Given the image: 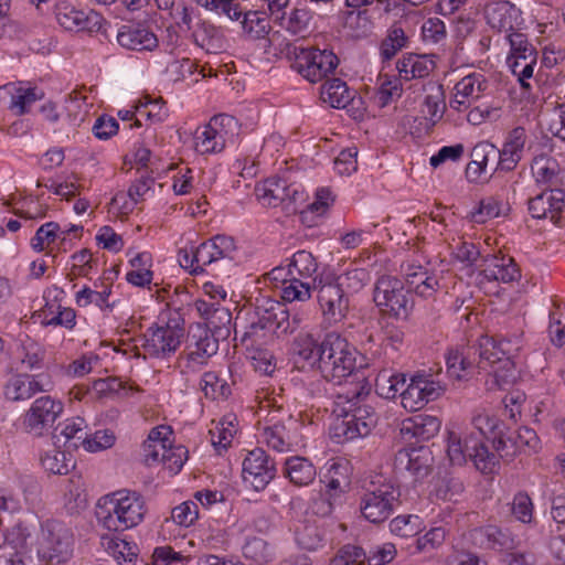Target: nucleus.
<instances>
[{"label":"nucleus","instance_id":"ddd939ff","mask_svg":"<svg viewBox=\"0 0 565 565\" xmlns=\"http://www.w3.org/2000/svg\"><path fill=\"white\" fill-rule=\"evenodd\" d=\"M352 465L342 457L329 459L324 466L320 481L324 484L323 497L327 507L323 514L331 513L333 505L349 491L351 486Z\"/></svg>","mask_w":565,"mask_h":565},{"label":"nucleus","instance_id":"58836bf2","mask_svg":"<svg viewBox=\"0 0 565 565\" xmlns=\"http://www.w3.org/2000/svg\"><path fill=\"white\" fill-rule=\"evenodd\" d=\"M321 99L333 108H345L352 102L347 83L340 78L328 79L320 90Z\"/></svg>","mask_w":565,"mask_h":565},{"label":"nucleus","instance_id":"e433bc0d","mask_svg":"<svg viewBox=\"0 0 565 565\" xmlns=\"http://www.w3.org/2000/svg\"><path fill=\"white\" fill-rule=\"evenodd\" d=\"M102 544L105 551L118 563L131 565L138 556V546L119 536H103Z\"/></svg>","mask_w":565,"mask_h":565},{"label":"nucleus","instance_id":"f257e3e1","mask_svg":"<svg viewBox=\"0 0 565 565\" xmlns=\"http://www.w3.org/2000/svg\"><path fill=\"white\" fill-rule=\"evenodd\" d=\"M484 431L480 426H449L446 429V450L452 465L461 466L469 458L478 471L484 476H493L499 472L500 458H504L493 447L488 446V440H481Z\"/></svg>","mask_w":565,"mask_h":565},{"label":"nucleus","instance_id":"393cba45","mask_svg":"<svg viewBox=\"0 0 565 565\" xmlns=\"http://www.w3.org/2000/svg\"><path fill=\"white\" fill-rule=\"evenodd\" d=\"M120 46L132 51H153L158 47L156 34L145 24H125L117 34Z\"/></svg>","mask_w":565,"mask_h":565},{"label":"nucleus","instance_id":"f03ea898","mask_svg":"<svg viewBox=\"0 0 565 565\" xmlns=\"http://www.w3.org/2000/svg\"><path fill=\"white\" fill-rule=\"evenodd\" d=\"M145 498L135 490L120 489L102 495L96 503L98 523L113 532H124L139 525L146 515Z\"/></svg>","mask_w":565,"mask_h":565},{"label":"nucleus","instance_id":"2eb2a0df","mask_svg":"<svg viewBox=\"0 0 565 565\" xmlns=\"http://www.w3.org/2000/svg\"><path fill=\"white\" fill-rule=\"evenodd\" d=\"M444 386L430 375L415 374L399 394L402 406L408 412L422 409L427 403L436 401L444 393Z\"/></svg>","mask_w":565,"mask_h":565},{"label":"nucleus","instance_id":"7ed1b4c3","mask_svg":"<svg viewBox=\"0 0 565 565\" xmlns=\"http://www.w3.org/2000/svg\"><path fill=\"white\" fill-rule=\"evenodd\" d=\"M317 367L322 377L341 384L355 370V350L338 332H328L318 348Z\"/></svg>","mask_w":565,"mask_h":565},{"label":"nucleus","instance_id":"603ef678","mask_svg":"<svg viewBox=\"0 0 565 565\" xmlns=\"http://www.w3.org/2000/svg\"><path fill=\"white\" fill-rule=\"evenodd\" d=\"M318 270V263L313 255L307 250H298L294 254L288 273L290 276H300L302 278L312 277Z\"/></svg>","mask_w":565,"mask_h":565},{"label":"nucleus","instance_id":"a18cd8bd","mask_svg":"<svg viewBox=\"0 0 565 565\" xmlns=\"http://www.w3.org/2000/svg\"><path fill=\"white\" fill-rule=\"evenodd\" d=\"M93 390L99 398L104 397H118L125 398L129 396L135 388L128 386L127 383L117 377L99 379L94 381Z\"/></svg>","mask_w":565,"mask_h":565},{"label":"nucleus","instance_id":"864d4df0","mask_svg":"<svg viewBox=\"0 0 565 565\" xmlns=\"http://www.w3.org/2000/svg\"><path fill=\"white\" fill-rule=\"evenodd\" d=\"M217 338L226 339L231 334L232 312L224 307L213 308L205 324Z\"/></svg>","mask_w":565,"mask_h":565},{"label":"nucleus","instance_id":"0e129e2a","mask_svg":"<svg viewBox=\"0 0 565 565\" xmlns=\"http://www.w3.org/2000/svg\"><path fill=\"white\" fill-rule=\"evenodd\" d=\"M512 514L522 523L529 524L533 520L534 504L531 497L524 492L519 491L514 494L512 501Z\"/></svg>","mask_w":565,"mask_h":565},{"label":"nucleus","instance_id":"37998d69","mask_svg":"<svg viewBox=\"0 0 565 565\" xmlns=\"http://www.w3.org/2000/svg\"><path fill=\"white\" fill-rule=\"evenodd\" d=\"M537 55H509L508 65L523 89H530L531 85L526 81L533 76Z\"/></svg>","mask_w":565,"mask_h":565},{"label":"nucleus","instance_id":"20e7f679","mask_svg":"<svg viewBox=\"0 0 565 565\" xmlns=\"http://www.w3.org/2000/svg\"><path fill=\"white\" fill-rule=\"evenodd\" d=\"M30 427V433L41 437L46 436L45 443L53 446V449L45 450L41 457V465L44 470L53 475H67L75 467L72 451L77 448L74 438L81 429L76 426Z\"/></svg>","mask_w":565,"mask_h":565},{"label":"nucleus","instance_id":"ea45409f","mask_svg":"<svg viewBox=\"0 0 565 565\" xmlns=\"http://www.w3.org/2000/svg\"><path fill=\"white\" fill-rule=\"evenodd\" d=\"M516 377L518 372L515 364L510 356H507L501 363L493 367L492 373L486 381V385L488 390H505L515 382Z\"/></svg>","mask_w":565,"mask_h":565},{"label":"nucleus","instance_id":"a878e982","mask_svg":"<svg viewBox=\"0 0 565 565\" xmlns=\"http://www.w3.org/2000/svg\"><path fill=\"white\" fill-rule=\"evenodd\" d=\"M468 541L482 550L505 551L513 547L511 535L495 525H486L469 531Z\"/></svg>","mask_w":565,"mask_h":565},{"label":"nucleus","instance_id":"49530a36","mask_svg":"<svg viewBox=\"0 0 565 565\" xmlns=\"http://www.w3.org/2000/svg\"><path fill=\"white\" fill-rule=\"evenodd\" d=\"M311 18L309 10L294 8L287 17H285V12L281 14V26L292 35L305 36L309 31Z\"/></svg>","mask_w":565,"mask_h":565},{"label":"nucleus","instance_id":"c85d7f7f","mask_svg":"<svg viewBox=\"0 0 565 565\" xmlns=\"http://www.w3.org/2000/svg\"><path fill=\"white\" fill-rule=\"evenodd\" d=\"M282 475L296 487H308L317 477L312 461L302 456H289L285 459Z\"/></svg>","mask_w":565,"mask_h":565},{"label":"nucleus","instance_id":"bf43d9fd","mask_svg":"<svg viewBox=\"0 0 565 565\" xmlns=\"http://www.w3.org/2000/svg\"><path fill=\"white\" fill-rule=\"evenodd\" d=\"M446 536L447 530L444 526H434L423 536L416 539L412 553L415 554L436 550L444 544Z\"/></svg>","mask_w":565,"mask_h":565},{"label":"nucleus","instance_id":"4468645a","mask_svg":"<svg viewBox=\"0 0 565 565\" xmlns=\"http://www.w3.org/2000/svg\"><path fill=\"white\" fill-rule=\"evenodd\" d=\"M493 447L502 456H514L524 448L536 449L539 437L531 426H491Z\"/></svg>","mask_w":565,"mask_h":565},{"label":"nucleus","instance_id":"e2e57ef3","mask_svg":"<svg viewBox=\"0 0 565 565\" xmlns=\"http://www.w3.org/2000/svg\"><path fill=\"white\" fill-rule=\"evenodd\" d=\"M370 431V426H329V437L335 444L352 441Z\"/></svg>","mask_w":565,"mask_h":565},{"label":"nucleus","instance_id":"c756f323","mask_svg":"<svg viewBox=\"0 0 565 565\" xmlns=\"http://www.w3.org/2000/svg\"><path fill=\"white\" fill-rule=\"evenodd\" d=\"M531 171L536 184L543 190L547 191L562 183L559 164L551 156L544 153L536 156L532 161Z\"/></svg>","mask_w":565,"mask_h":565},{"label":"nucleus","instance_id":"79ce46f5","mask_svg":"<svg viewBox=\"0 0 565 565\" xmlns=\"http://www.w3.org/2000/svg\"><path fill=\"white\" fill-rule=\"evenodd\" d=\"M242 17L243 29L253 39H263L268 34L270 25L264 12L242 7Z\"/></svg>","mask_w":565,"mask_h":565},{"label":"nucleus","instance_id":"f704fd0d","mask_svg":"<svg viewBox=\"0 0 565 565\" xmlns=\"http://www.w3.org/2000/svg\"><path fill=\"white\" fill-rule=\"evenodd\" d=\"M507 343L504 341L495 342L494 339L489 337L481 338L478 347H473V350H477L478 367L486 370L487 365L494 367L501 363L503 359L509 356L503 348Z\"/></svg>","mask_w":565,"mask_h":565},{"label":"nucleus","instance_id":"f8f14e48","mask_svg":"<svg viewBox=\"0 0 565 565\" xmlns=\"http://www.w3.org/2000/svg\"><path fill=\"white\" fill-rule=\"evenodd\" d=\"M312 288L317 291V301L323 321L337 324L345 319L350 310L348 294L337 285L333 275H319L312 278Z\"/></svg>","mask_w":565,"mask_h":565},{"label":"nucleus","instance_id":"4c0bfd02","mask_svg":"<svg viewBox=\"0 0 565 565\" xmlns=\"http://www.w3.org/2000/svg\"><path fill=\"white\" fill-rule=\"evenodd\" d=\"M81 430L74 438V444L77 446L81 444L83 448L88 452H97L108 449L114 446L116 436L109 428L96 430L94 434H86L83 431L81 426H76Z\"/></svg>","mask_w":565,"mask_h":565},{"label":"nucleus","instance_id":"0eeeda50","mask_svg":"<svg viewBox=\"0 0 565 565\" xmlns=\"http://www.w3.org/2000/svg\"><path fill=\"white\" fill-rule=\"evenodd\" d=\"M239 125L235 117L226 114L213 116L206 125L194 131V149L201 154L222 152L226 146L234 145Z\"/></svg>","mask_w":565,"mask_h":565},{"label":"nucleus","instance_id":"052dcab7","mask_svg":"<svg viewBox=\"0 0 565 565\" xmlns=\"http://www.w3.org/2000/svg\"><path fill=\"white\" fill-rule=\"evenodd\" d=\"M312 284L301 281L296 276H290L289 282L281 287V298L285 301H305L311 297Z\"/></svg>","mask_w":565,"mask_h":565},{"label":"nucleus","instance_id":"aec40b11","mask_svg":"<svg viewBox=\"0 0 565 565\" xmlns=\"http://www.w3.org/2000/svg\"><path fill=\"white\" fill-rule=\"evenodd\" d=\"M486 17L488 24L507 35L520 30L523 24L522 11L509 1H499L487 7Z\"/></svg>","mask_w":565,"mask_h":565},{"label":"nucleus","instance_id":"72a5a7b5","mask_svg":"<svg viewBox=\"0 0 565 565\" xmlns=\"http://www.w3.org/2000/svg\"><path fill=\"white\" fill-rule=\"evenodd\" d=\"M482 274L488 280L512 282L521 277L520 270L511 257H495L486 260Z\"/></svg>","mask_w":565,"mask_h":565},{"label":"nucleus","instance_id":"69168bd1","mask_svg":"<svg viewBox=\"0 0 565 565\" xmlns=\"http://www.w3.org/2000/svg\"><path fill=\"white\" fill-rule=\"evenodd\" d=\"M199 505L195 501L188 500L174 507L171 512V519L178 525L188 527L199 519Z\"/></svg>","mask_w":565,"mask_h":565},{"label":"nucleus","instance_id":"473e14b6","mask_svg":"<svg viewBox=\"0 0 565 565\" xmlns=\"http://www.w3.org/2000/svg\"><path fill=\"white\" fill-rule=\"evenodd\" d=\"M262 437L267 446L278 452L294 451L303 446L302 439L297 435H290L286 426H264Z\"/></svg>","mask_w":565,"mask_h":565},{"label":"nucleus","instance_id":"f3484780","mask_svg":"<svg viewBox=\"0 0 565 565\" xmlns=\"http://www.w3.org/2000/svg\"><path fill=\"white\" fill-rule=\"evenodd\" d=\"M285 305L267 299L255 307L254 313L246 326L243 340L259 337L260 332L268 330L280 337V324L284 321Z\"/></svg>","mask_w":565,"mask_h":565},{"label":"nucleus","instance_id":"5701e85b","mask_svg":"<svg viewBox=\"0 0 565 565\" xmlns=\"http://www.w3.org/2000/svg\"><path fill=\"white\" fill-rule=\"evenodd\" d=\"M256 194L264 205L276 207L295 202L300 193L287 180L271 177L256 188Z\"/></svg>","mask_w":565,"mask_h":565},{"label":"nucleus","instance_id":"5fc2aeb1","mask_svg":"<svg viewBox=\"0 0 565 565\" xmlns=\"http://www.w3.org/2000/svg\"><path fill=\"white\" fill-rule=\"evenodd\" d=\"M85 484L82 480L71 478L64 492V505L71 513L83 509L86 505Z\"/></svg>","mask_w":565,"mask_h":565},{"label":"nucleus","instance_id":"09e8293b","mask_svg":"<svg viewBox=\"0 0 565 565\" xmlns=\"http://www.w3.org/2000/svg\"><path fill=\"white\" fill-rule=\"evenodd\" d=\"M200 385L205 397L213 401L225 399L231 395V386L215 372H205L202 375Z\"/></svg>","mask_w":565,"mask_h":565},{"label":"nucleus","instance_id":"c03bdc74","mask_svg":"<svg viewBox=\"0 0 565 565\" xmlns=\"http://www.w3.org/2000/svg\"><path fill=\"white\" fill-rule=\"evenodd\" d=\"M425 529L424 521L415 514H401L390 522L391 532L399 537H413Z\"/></svg>","mask_w":565,"mask_h":565},{"label":"nucleus","instance_id":"4d7b16f0","mask_svg":"<svg viewBox=\"0 0 565 565\" xmlns=\"http://www.w3.org/2000/svg\"><path fill=\"white\" fill-rule=\"evenodd\" d=\"M445 110L446 103L441 92L438 90L436 94H429L425 97L422 114L430 126H434L443 118Z\"/></svg>","mask_w":565,"mask_h":565},{"label":"nucleus","instance_id":"7c9ffc66","mask_svg":"<svg viewBox=\"0 0 565 565\" xmlns=\"http://www.w3.org/2000/svg\"><path fill=\"white\" fill-rule=\"evenodd\" d=\"M41 319V324L49 326H61L66 329H73L76 324V312L70 307H63L56 298L54 300H47L44 307L38 313Z\"/></svg>","mask_w":565,"mask_h":565},{"label":"nucleus","instance_id":"dca6fc26","mask_svg":"<svg viewBox=\"0 0 565 565\" xmlns=\"http://www.w3.org/2000/svg\"><path fill=\"white\" fill-rule=\"evenodd\" d=\"M275 462L262 448L249 450L242 462V477L256 491L264 490L275 478Z\"/></svg>","mask_w":565,"mask_h":565},{"label":"nucleus","instance_id":"412c9836","mask_svg":"<svg viewBox=\"0 0 565 565\" xmlns=\"http://www.w3.org/2000/svg\"><path fill=\"white\" fill-rule=\"evenodd\" d=\"M54 13L57 23L67 31H92L99 23V15L96 12L86 13L68 1L57 2Z\"/></svg>","mask_w":565,"mask_h":565},{"label":"nucleus","instance_id":"9b49d317","mask_svg":"<svg viewBox=\"0 0 565 565\" xmlns=\"http://www.w3.org/2000/svg\"><path fill=\"white\" fill-rule=\"evenodd\" d=\"M401 491L392 481L371 482L360 500V510L365 520L381 523L387 520L399 504Z\"/></svg>","mask_w":565,"mask_h":565},{"label":"nucleus","instance_id":"13d9d810","mask_svg":"<svg viewBox=\"0 0 565 565\" xmlns=\"http://www.w3.org/2000/svg\"><path fill=\"white\" fill-rule=\"evenodd\" d=\"M160 463L172 475L181 471L188 459V450L184 446L174 445V436L171 437V446L167 448V452L162 455Z\"/></svg>","mask_w":565,"mask_h":565},{"label":"nucleus","instance_id":"a211bd4d","mask_svg":"<svg viewBox=\"0 0 565 565\" xmlns=\"http://www.w3.org/2000/svg\"><path fill=\"white\" fill-rule=\"evenodd\" d=\"M434 458L428 448L424 446L399 449L394 458V468L397 472H408L415 481L427 477L431 470Z\"/></svg>","mask_w":565,"mask_h":565},{"label":"nucleus","instance_id":"680f3d73","mask_svg":"<svg viewBox=\"0 0 565 565\" xmlns=\"http://www.w3.org/2000/svg\"><path fill=\"white\" fill-rule=\"evenodd\" d=\"M366 553L356 545L347 544L331 558L330 565H365Z\"/></svg>","mask_w":565,"mask_h":565},{"label":"nucleus","instance_id":"3c124183","mask_svg":"<svg viewBox=\"0 0 565 565\" xmlns=\"http://www.w3.org/2000/svg\"><path fill=\"white\" fill-rule=\"evenodd\" d=\"M370 279V273L364 268L350 269L342 275L334 277L337 285L340 286L348 296L362 290L369 284Z\"/></svg>","mask_w":565,"mask_h":565},{"label":"nucleus","instance_id":"423d86ee","mask_svg":"<svg viewBox=\"0 0 565 565\" xmlns=\"http://www.w3.org/2000/svg\"><path fill=\"white\" fill-rule=\"evenodd\" d=\"M286 54L291 61V68L310 83H318L327 78L339 65L338 56L327 49L290 44L287 46Z\"/></svg>","mask_w":565,"mask_h":565},{"label":"nucleus","instance_id":"4be33fe9","mask_svg":"<svg viewBox=\"0 0 565 565\" xmlns=\"http://www.w3.org/2000/svg\"><path fill=\"white\" fill-rule=\"evenodd\" d=\"M52 383L44 375L30 376L26 374L13 375L4 386V395L11 401H24L31 398L38 392H47Z\"/></svg>","mask_w":565,"mask_h":565},{"label":"nucleus","instance_id":"774afa93","mask_svg":"<svg viewBox=\"0 0 565 565\" xmlns=\"http://www.w3.org/2000/svg\"><path fill=\"white\" fill-rule=\"evenodd\" d=\"M4 552L0 555V565H32L33 558L24 547L3 545Z\"/></svg>","mask_w":565,"mask_h":565},{"label":"nucleus","instance_id":"6e6d98bb","mask_svg":"<svg viewBox=\"0 0 565 565\" xmlns=\"http://www.w3.org/2000/svg\"><path fill=\"white\" fill-rule=\"evenodd\" d=\"M407 36L402 28L393 26L387 36L381 43V56L384 61H390L396 53L406 46Z\"/></svg>","mask_w":565,"mask_h":565},{"label":"nucleus","instance_id":"cd10ccee","mask_svg":"<svg viewBox=\"0 0 565 565\" xmlns=\"http://www.w3.org/2000/svg\"><path fill=\"white\" fill-rule=\"evenodd\" d=\"M526 131L523 127L514 128L507 138L498 159L499 170L512 171L522 159L524 146L526 142Z\"/></svg>","mask_w":565,"mask_h":565},{"label":"nucleus","instance_id":"9d476101","mask_svg":"<svg viewBox=\"0 0 565 565\" xmlns=\"http://www.w3.org/2000/svg\"><path fill=\"white\" fill-rule=\"evenodd\" d=\"M217 350L218 340L206 326H192L186 335L185 348L178 358L179 366L183 373L198 372Z\"/></svg>","mask_w":565,"mask_h":565},{"label":"nucleus","instance_id":"338daca9","mask_svg":"<svg viewBox=\"0 0 565 565\" xmlns=\"http://www.w3.org/2000/svg\"><path fill=\"white\" fill-rule=\"evenodd\" d=\"M235 427L236 426H213L209 430L212 446L218 455H221L223 451H226L231 447L232 441L237 433Z\"/></svg>","mask_w":565,"mask_h":565},{"label":"nucleus","instance_id":"c9c22d12","mask_svg":"<svg viewBox=\"0 0 565 565\" xmlns=\"http://www.w3.org/2000/svg\"><path fill=\"white\" fill-rule=\"evenodd\" d=\"M63 412V404L51 396L34 401L29 412L30 424H53Z\"/></svg>","mask_w":565,"mask_h":565},{"label":"nucleus","instance_id":"39448f33","mask_svg":"<svg viewBox=\"0 0 565 565\" xmlns=\"http://www.w3.org/2000/svg\"><path fill=\"white\" fill-rule=\"evenodd\" d=\"M184 319L177 311L168 312L149 327L142 337L145 358L168 359L173 355L184 339Z\"/></svg>","mask_w":565,"mask_h":565},{"label":"nucleus","instance_id":"6e6552de","mask_svg":"<svg viewBox=\"0 0 565 565\" xmlns=\"http://www.w3.org/2000/svg\"><path fill=\"white\" fill-rule=\"evenodd\" d=\"M73 553V534L61 521L49 519L40 523L36 554L45 564L67 562Z\"/></svg>","mask_w":565,"mask_h":565},{"label":"nucleus","instance_id":"de8ad7c7","mask_svg":"<svg viewBox=\"0 0 565 565\" xmlns=\"http://www.w3.org/2000/svg\"><path fill=\"white\" fill-rule=\"evenodd\" d=\"M318 348L315 338L310 333H299L292 343V354L299 360L307 362L309 365L317 364Z\"/></svg>","mask_w":565,"mask_h":565},{"label":"nucleus","instance_id":"a19ab883","mask_svg":"<svg viewBox=\"0 0 565 565\" xmlns=\"http://www.w3.org/2000/svg\"><path fill=\"white\" fill-rule=\"evenodd\" d=\"M4 89L11 95V103L9 108L14 110L17 115H23L28 111V107L31 106L38 99L43 97V93H39L36 88H24L22 86H4L0 87V90Z\"/></svg>","mask_w":565,"mask_h":565},{"label":"nucleus","instance_id":"6ab92c4d","mask_svg":"<svg viewBox=\"0 0 565 565\" xmlns=\"http://www.w3.org/2000/svg\"><path fill=\"white\" fill-rule=\"evenodd\" d=\"M471 161L467 164L466 177L470 182H477L483 173H494L499 170V149L488 142L477 143L471 150Z\"/></svg>","mask_w":565,"mask_h":565},{"label":"nucleus","instance_id":"1a4fd4ad","mask_svg":"<svg viewBox=\"0 0 565 565\" xmlns=\"http://www.w3.org/2000/svg\"><path fill=\"white\" fill-rule=\"evenodd\" d=\"M373 300L383 315L397 320H407L414 307L413 298L403 281L388 275L376 280Z\"/></svg>","mask_w":565,"mask_h":565},{"label":"nucleus","instance_id":"2f4dec72","mask_svg":"<svg viewBox=\"0 0 565 565\" xmlns=\"http://www.w3.org/2000/svg\"><path fill=\"white\" fill-rule=\"evenodd\" d=\"M447 373L455 380L465 379L475 366H478L477 350L473 347L450 350L446 358Z\"/></svg>","mask_w":565,"mask_h":565},{"label":"nucleus","instance_id":"b1692460","mask_svg":"<svg viewBox=\"0 0 565 565\" xmlns=\"http://www.w3.org/2000/svg\"><path fill=\"white\" fill-rule=\"evenodd\" d=\"M488 88V81L480 73H472L461 78L455 86V96L450 107L461 111L477 102Z\"/></svg>","mask_w":565,"mask_h":565},{"label":"nucleus","instance_id":"8fccbe9b","mask_svg":"<svg viewBox=\"0 0 565 565\" xmlns=\"http://www.w3.org/2000/svg\"><path fill=\"white\" fill-rule=\"evenodd\" d=\"M406 385V375L396 373L387 375L382 373L375 381L376 393L384 398H395L402 393Z\"/></svg>","mask_w":565,"mask_h":565},{"label":"nucleus","instance_id":"bb28decb","mask_svg":"<svg viewBox=\"0 0 565 565\" xmlns=\"http://www.w3.org/2000/svg\"><path fill=\"white\" fill-rule=\"evenodd\" d=\"M172 435V426H153L148 438L142 444V456L147 466H154L161 462L162 455L171 446Z\"/></svg>","mask_w":565,"mask_h":565}]
</instances>
